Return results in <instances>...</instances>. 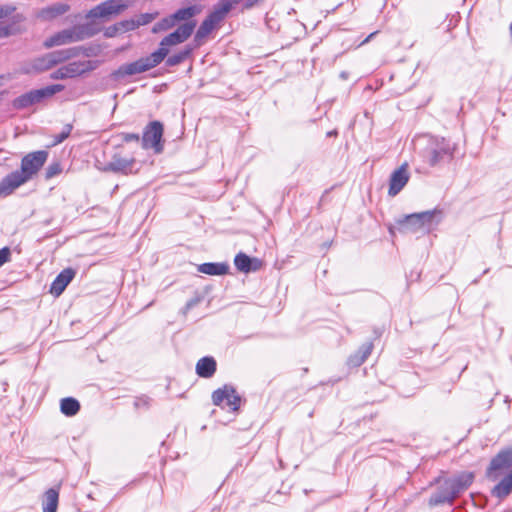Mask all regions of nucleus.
Listing matches in <instances>:
<instances>
[{
    "mask_svg": "<svg viewBox=\"0 0 512 512\" xmlns=\"http://www.w3.org/2000/svg\"><path fill=\"white\" fill-rule=\"evenodd\" d=\"M217 24L214 23L208 16L201 23L195 34V41L201 44L202 40L214 29Z\"/></svg>",
    "mask_w": 512,
    "mask_h": 512,
    "instance_id": "obj_27",
    "label": "nucleus"
},
{
    "mask_svg": "<svg viewBox=\"0 0 512 512\" xmlns=\"http://www.w3.org/2000/svg\"><path fill=\"white\" fill-rule=\"evenodd\" d=\"M69 10V6L65 4H56L53 6H49L43 8L38 13V18L43 21H51L63 14H65Z\"/></svg>",
    "mask_w": 512,
    "mask_h": 512,
    "instance_id": "obj_18",
    "label": "nucleus"
},
{
    "mask_svg": "<svg viewBox=\"0 0 512 512\" xmlns=\"http://www.w3.org/2000/svg\"><path fill=\"white\" fill-rule=\"evenodd\" d=\"M408 165L402 164L398 169L393 171L390 176L388 194L391 197L396 196L409 181Z\"/></svg>",
    "mask_w": 512,
    "mask_h": 512,
    "instance_id": "obj_11",
    "label": "nucleus"
},
{
    "mask_svg": "<svg viewBox=\"0 0 512 512\" xmlns=\"http://www.w3.org/2000/svg\"><path fill=\"white\" fill-rule=\"evenodd\" d=\"M16 19L18 21H22L24 19V17L22 15L18 14V15H16Z\"/></svg>",
    "mask_w": 512,
    "mask_h": 512,
    "instance_id": "obj_40",
    "label": "nucleus"
},
{
    "mask_svg": "<svg viewBox=\"0 0 512 512\" xmlns=\"http://www.w3.org/2000/svg\"><path fill=\"white\" fill-rule=\"evenodd\" d=\"M228 270L226 263H203L198 266V271L207 275H225Z\"/></svg>",
    "mask_w": 512,
    "mask_h": 512,
    "instance_id": "obj_23",
    "label": "nucleus"
},
{
    "mask_svg": "<svg viewBox=\"0 0 512 512\" xmlns=\"http://www.w3.org/2000/svg\"><path fill=\"white\" fill-rule=\"evenodd\" d=\"M99 66L97 60H79L63 65L67 78H75L95 70Z\"/></svg>",
    "mask_w": 512,
    "mask_h": 512,
    "instance_id": "obj_12",
    "label": "nucleus"
},
{
    "mask_svg": "<svg viewBox=\"0 0 512 512\" xmlns=\"http://www.w3.org/2000/svg\"><path fill=\"white\" fill-rule=\"evenodd\" d=\"M230 392H234V389L228 386H224V388L214 391L212 394V401L214 405H220L224 400H226Z\"/></svg>",
    "mask_w": 512,
    "mask_h": 512,
    "instance_id": "obj_29",
    "label": "nucleus"
},
{
    "mask_svg": "<svg viewBox=\"0 0 512 512\" xmlns=\"http://www.w3.org/2000/svg\"><path fill=\"white\" fill-rule=\"evenodd\" d=\"M26 183L18 171H14L4 177L0 182V197H6L14 192L18 187Z\"/></svg>",
    "mask_w": 512,
    "mask_h": 512,
    "instance_id": "obj_15",
    "label": "nucleus"
},
{
    "mask_svg": "<svg viewBox=\"0 0 512 512\" xmlns=\"http://www.w3.org/2000/svg\"><path fill=\"white\" fill-rule=\"evenodd\" d=\"M226 401H227V405L233 411H236L238 409V407H239L240 397L235 394V391L234 392H230L229 396H227V398H226Z\"/></svg>",
    "mask_w": 512,
    "mask_h": 512,
    "instance_id": "obj_31",
    "label": "nucleus"
},
{
    "mask_svg": "<svg viewBox=\"0 0 512 512\" xmlns=\"http://www.w3.org/2000/svg\"><path fill=\"white\" fill-rule=\"evenodd\" d=\"M60 410L66 416H74L80 410V404L75 398H63L60 402Z\"/></svg>",
    "mask_w": 512,
    "mask_h": 512,
    "instance_id": "obj_26",
    "label": "nucleus"
},
{
    "mask_svg": "<svg viewBox=\"0 0 512 512\" xmlns=\"http://www.w3.org/2000/svg\"><path fill=\"white\" fill-rule=\"evenodd\" d=\"M234 6L229 0H220L208 17L216 24L220 23Z\"/></svg>",
    "mask_w": 512,
    "mask_h": 512,
    "instance_id": "obj_20",
    "label": "nucleus"
},
{
    "mask_svg": "<svg viewBox=\"0 0 512 512\" xmlns=\"http://www.w3.org/2000/svg\"><path fill=\"white\" fill-rule=\"evenodd\" d=\"M64 86L61 84H54L44 87L42 89L32 90L28 93H25L19 97H17L13 101V106L16 109L27 108L35 103L40 102L42 99L51 97L54 94L62 91Z\"/></svg>",
    "mask_w": 512,
    "mask_h": 512,
    "instance_id": "obj_5",
    "label": "nucleus"
},
{
    "mask_svg": "<svg viewBox=\"0 0 512 512\" xmlns=\"http://www.w3.org/2000/svg\"><path fill=\"white\" fill-rule=\"evenodd\" d=\"M157 16V13H144L136 16L131 20H127L121 23L125 30H133L139 26L146 25L152 22Z\"/></svg>",
    "mask_w": 512,
    "mask_h": 512,
    "instance_id": "obj_21",
    "label": "nucleus"
},
{
    "mask_svg": "<svg viewBox=\"0 0 512 512\" xmlns=\"http://www.w3.org/2000/svg\"><path fill=\"white\" fill-rule=\"evenodd\" d=\"M216 371V361L213 357H203L196 364V373L202 378H210Z\"/></svg>",
    "mask_w": 512,
    "mask_h": 512,
    "instance_id": "obj_19",
    "label": "nucleus"
},
{
    "mask_svg": "<svg viewBox=\"0 0 512 512\" xmlns=\"http://www.w3.org/2000/svg\"><path fill=\"white\" fill-rule=\"evenodd\" d=\"M59 493L56 489L51 488L45 492L43 500V512H57Z\"/></svg>",
    "mask_w": 512,
    "mask_h": 512,
    "instance_id": "obj_25",
    "label": "nucleus"
},
{
    "mask_svg": "<svg viewBox=\"0 0 512 512\" xmlns=\"http://www.w3.org/2000/svg\"><path fill=\"white\" fill-rule=\"evenodd\" d=\"M510 31H511V34H512V23H511V26H510Z\"/></svg>",
    "mask_w": 512,
    "mask_h": 512,
    "instance_id": "obj_44",
    "label": "nucleus"
},
{
    "mask_svg": "<svg viewBox=\"0 0 512 512\" xmlns=\"http://www.w3.org/2000/svg\"><path fill=\"white\" fill-rule=\"evenodd\" d=\"M512 469V449L500 451L490 462L486 476L491 481L498 480L504 473Z\"/></svg>",
    "mask_w": 512,
    "mask_h": 512,
    "instance_id": "obj_7",
    "label": "nucleus"
},
{
    "mask_svg": "<svg viewBox=\"0 0 512 512\" xmlns=\"http://www.w3.org/2000/svg\"><path fill=\"white\" fill-rule=\"evenodd\" d=\"M75 275L76 271L72 268L62 270L52 282L49 292L55 297H59L74 279Z\"/></svg>",
    "mask_w": 512,
    "mask_h": 512,
    "instance_id": "obj_14",
    "label": "nucleus"
},
{
    "mask_svg": "<svg viewBox=\"0 0 512 512\" xmlns=\"http://www.w3.org/2000/svg\"><path fill=\"white\" fill-rule=\"evenodd\" d=\"M71 130H72V125L67 124L64 127L63 131L60 134L55 136L54 145L59 144V143L63 142L66 138H68L71 133Z\"/></svg>",
    "mask_w": 512,
    "mask_h": 512,
    "instance_id": "obj_32",
    "label": "nucleus"
},
{
    "mask_svg": "<svg viewBox=\"0 0 512 512\" xmlns=\"http://www.w3.org/2000/svg\"><path fill=\"white\" fill-rule=\"evenodd\" d=\"M191 306H192V304H191V303H188V304H187V309H189Z\"/></svg>",
    "mask_w": 512,
    "mask_h": 512,
    "instance_id": "obj_42",
    "label": "nucleus"
},
{
    "mask_svg": "<svg viewBox=\"0 0 512 512\" xmlns=\"http://www.w3.org/2000/svg\"><path fill=\"white\" fill-rule=\"evenodd\" d=\"M10 256L11 252L8 247H4L0 250V267L9 261Z\"/></svg>",
    "mask_w": 512,
    "mask_h": 512,
    "instance_id": "obj_35",
    "label": "nucleus"
},
{
    "mask_svg": "<svg viewBox=\"0 0 512 512\" xmlns=\"http://www.w3.org/2000/svg\"><path fill=\"white\" fill-rule=\"evenodd\" d=\"M442 219V210L433 209L419 213L405 215L398 220V224L407 232L416 233L422 230H430Z\"/></svg>",
    "mask_w": 512,
    "mask_h": 512,
    "instance_id": "obj_2",
    "label": "nucleus"
},
{
    "mask_svg": "<svg viewBox=\"0 0 512 512\" xmlns=\"http://www.w3.org/2000/svg\"><path fill=\"white\" fill-rule=\"evenodd\" d=\"M512 492V469L493 487L491 494L499 500L505 499Z\"/></svg>",
    "mask_w": 512,
    "mask_h": 512,
    "instance_id": "obj_17",
    "label": "nucleus"
},
{
    "mask_svg": "<svg viewBox=\"0 0 512 512\" xmlns=\"http://www.w3.org/2000/svg\"><path fill=\"white\" fill-rule=\"evenodd\" d=\"M51 78L52 79H67L66 77V74H65V71H64V67L61 66L60 68H58L57 70H55L52 74H51Z\"/></svg>",
    "mask_w": 512,
    "mask_h": 512,
    "instance_id": "obj_36",
    "label": "nucleus"
},
{
    "mask_svg": "<svg viewBox=\"0 0 512 512\" xmlns=\"http://www.w3.org/2000/svg\"><path fill=\"white\" fill-rule=\"evenodd\" d=\"M234 264L239 271L244 273L256 271L261 267L260 260L257 258H250L242 252L235 256Z\"/></svg>",
    "mask_w": 512,
    "mask_h": 512,
    "instance_id": "obj_16",
    "label": "nucleus"
},
{
    "mask_svg": "<svg viewBox=\"0 0 512 512\" xmlns=\"http://www.w3.org/2000/svg\"><path fill=\"white\" fill-rule=\"evenodd\" d=\"M454 499V496L452 498H448L439 494L432 495L429 499V505L430 506H437L439 504H442L446 501H451Z\"/></svg>",
    "mask_w": 512,
    "mask_h": 512,
    "instance_id": "obj_33",
    "label": "nucleus"
},
{
    "mask_svg": "<svg viewBox=\"0 0 512 512\" xmlns=\"http://www.w3.org/2000/svg\"><path fill=\"white\" fill-rule=\"evenodd\" d=\"M48 158V152L39 150L28 153L21 160V169L18 171L26 182L31 180L43 167Z\"/></svg>",
    "mask_w": 512,
    "mask_h": 512,
    "instance_id": "obj_6",
    "label": "nucleus"
},
{
    "mask_svg": "<svg viewBox=\"0 0 512 512\" xmlns=\"http://www.w3.org/2000/svg\"><path fill=\"white\" fill-rule=\"evenodd\" d=\"M163 136V125L159 121L150 122L144 129L142 136V147L154 149L156 153L163 150L161 139Z\"/></svg>",
    "mask_w": 512,
    "mask_h": 512,
    "instance_id": "obj_10",
    "label": "nucleus"
},
{
    "mask_svg": "<svg viewBox=\"0 0 512 512\" xmlns=\"http://www.w3.org/2000/svg\"><path fill=\"white\" fill-rule=\"evenodd\" d=\"M200 12L201 8L193 5L178 9L173 14L161 19L153 26V33L168 31L174 27H177L176 30L161 40L156 51L147 57L120 66L115 74L117 76L135 75L156 67L169 54L170 47L185 42L192 35L197 24L193 18Z\"/></svg>",
    "mask_w": 512,
    "mask_h": 512,
    "instance_id": "obj_1",
    "label": "nucleus"
},
{
    "mask_svg": "<svg viewBox=\"0 0 512 512\" xmlns=\"http://www.w3.org/2000/svg\"><path fill=\"white\" fill-rule=\"evenodd\" d=\"M373 349L372 343H366L362 345L357 353L350 356L348 359V363L351 366L357 367L360 366L362 363L365 362V360L368 358V356L371 354Z\"/></svg>",
    "mask_w": 512,
    "mask_h": 512,
    "instance_id": "obj_24",
    "label": "nucleus"
},
{
    "mask_svg": "<svg viewBox=\"0 0 512 512\" xmlns=\"http://www.w3.org/2000/svg\"><path fill=\"white\" fill-rule=\"evenodd\" d=\"M335 134H336V132H334V131L333 132H329L328 136H332V135H335Z\"/></svg>",
    "mask_w": 512,
    "mask_h": 512,
    "instance_id": "obj_41",
    "label": "nucleus"
},
{
    "mask_svg": "<svg viewBox=\"0 0 512 512\" xmlns=\"http://www.w3.org/2000/svg\"><path fill=\"white\" fill-rule=\"evenodd\" d=\"M453 150V147L445 138H431L427 148L429 164L435 166L446 156L452 157Z\"/></svg>",
    "mask_w": 512,
    "mask_h": 512,
    "instance_id": "obj_9",
    "label": "nucleus"
},
{
    "mask_svg": "<svg viewBox=\"0 0 512 512\" xmlns=\"http://www.w3.org/2000/svg\"><path fill=\"white\" fill-rule=\"evenodd\" d=\"M376 34V32H373L371 33L361 44H366L368 43L372 38L373 36Z\"/></svg>",
    "mask_w": 512,
    "mask_h": 512,
    "instance_id": "obj_39",
    "label": "nucleus"
},
{
    "mask_svg": "<svg viewBox=\"0 0 512 512\" xmlns=\"http://www.w3.org/2000/svg\"><path fill=\"white\" fill-rule=\"evenodd\" d=\"M122 140L125 142L139 141L140 137L136 133H123Z\"/></svg>",
    "mask_w": 512,
    "mask_h": 512,
    "instance_id": "obj_37",
    "label": "nucleus"
},
{
    "mask_svg": "<svg viewBox=\"0 0 512 512\" xmlns=\"http://www.w3.org/2000/svg\"><path fill=\"white\" fill-rule=\"evenodd\" d=\"M3 77H0V86L2 85Z\"/></svg>",
    "mask_w": 512,
    "mask_h": 512,
    "instance_id": "obj_43",
    "label": "nucleus"
},
{
    "mask_svg": "<svg viewBox=\"0 0 512 512\" xmlns=\"http://www.w3.org/2000/svg\"><path fill=\"white\" fill-rule=\"evenodd\" d=\"M192 48L185 47L183 50L168 57L166 64L167 66H176L184 62L191 54Z\"/></svg>",
    "mask_w": 512,
    "mask_h": 512,
    "instance_id": "obj_28",
    "label": "nucleus"
},
{
    "mask_svg": "<svg viewBox=\"0 0 512 512\" xmlns=\"http://www.w3.org/2000/svg\"><path fill=\"white\" fill-rule=\"evenodd\" d=\"M93 32L91 31L88 25H76L68 29H64L55 33L54 35L48 37L43 46L47 49L62 46L74 42H78L84 40L88 37H91Z\"/></svg>",
    "mask_w": 512,
    "mask_h": 512,
    "instance_id": "obj_4",
    "label": "nucleus"
},
{
    "mask_svg": "<svg viewBox=\"0 0 512 512\" xmlns=\"http://www.w3.org/2000/svg\"><path fill=\"white\" fill-rule=\"evenodd\" d=\"M473 479L474 475L470 472L462 473L455 478L452 483V492L454 497L460 492L466 490L472 484Z\"/></svg>",
    "mask_w": 512,
    "mask_h": 512,
    "instance_id": "obj_22",
    "label": "nucleus"
},
{
    "mask_svg": "<svg viewBox=\"0 0 512 512\" xmlns=\"http://www.w3.org/2000/svg\"><path fill=\"white\" fill-rule=\"evenodd\" d=\"M135 165V159L125 158L120 154H114L111 160L106 164L105 171H111L114 173L128 174L132 172Z\"/></svg>",
    "mask_w": 512,
    "mask_h": 512,
    "instance_id": "obj_13",
    "label": "nucleus"
},
{
    "mask_svg": "<svg viewBox=\"0 0 512 512\" xmlns=\"http://www.w3.org/2000/svg\"><path fill=\"white\" fill-rule=\"evenodd\" d=\"M16 10L12 5H0V19L10 16Z\"/></svg>",
    "mask_w": 512,
    "mask_h": 512,
    "instance_id": "obj_34",
    "label": "nucleus"
},
{
    "mask_svg": "<svg viewBox=\"0 0 512 512\" xmlns=\"http://www.w3.org/2000/svg\"><path fill=\"white\" fill-rule=\"evenodd\" d=\"M76 54L77 51L75 48L47 53L34 59L28 67L23 69V73L29 74L47 71L52 67L71 59L72 57L76 56Z\"/></svg>",
    "mask_w": 512,
    "mask_h": 512,
    "instance_id": "obj_3",
    "label": "nucleus"
},
{
    "mask_svg": "<svg viewBox=\"0 0 512 512\" xmlns=\"http://www.w3.org/2000/svg\"><path fill=\"white\" fill-rule=\"evenodd\" d=\"M61 171H62V167L59 162L51 163L45 171V177H46V179H51L54 176L60 174Z\"/></svg>",
    "mask_w": 512,
    "mask_h": 512,
    "instance_id": "obj_30",
    "label": "nucleus"
},
{
    "mask_svg": "<svg viewBox=\"0 0 512 512\" xmlns=\"http://www.w3.org/2000/svg\"><path fill=\"white\" fill-rule=\"evenodd\" d=\"M13 34V31L10 26H1L0 27V39L9 37Z\"/></svg>",
    "mask_w": 512,
    "mask_h": 512,
    "instance_id": "obj_38",
    "label": "nucleus"
},
{
    "mask_svg": "<svg viewBox=\"0 0 512 512\" xmlns=\"http://www.w3.org/2000/svg\"><path fill=\"white\" fill-rule=\"evenodd\" d=\"M131 0H106L92 8L86 15L87 18H107L118 15L129 7Z\"/></svg>",
    "mask_w": 512,
    "mask_h": 512,
    "instance_id": "obj_8",
    "label": "nucleus"
}]
</instances>
